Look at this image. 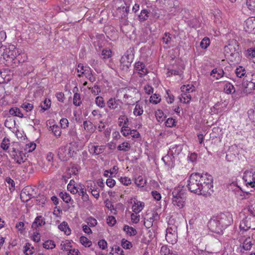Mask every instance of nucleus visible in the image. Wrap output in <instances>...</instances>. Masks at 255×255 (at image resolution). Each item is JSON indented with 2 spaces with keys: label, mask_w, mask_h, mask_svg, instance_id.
<instances>
[{
  "label": "nucleus",
  "mask_w": 255,
  "mask_h": 255,
  "mask_svg": "<svg viewBox=\"0 0 255 255\" xmlns=\"http://www.w3.org/2000/svg\"><path fill=\"white\" fill-rule=\"evenodd\" d=\"M213 177L207 173H193L188 179L187 187L191 192L207 196L213 192Z\"/></svg>",
  "instance_id": "f257e3e1"
},
{
  "label": "nucleus",
  "mask_w": 255,
  "mask_h": 255,
  "mask_svg": "<svg viewBox=\"0 0 255 255\" xmlns=\"http://www.w3.org/2000/svg\"><path fill=\"white\" fill-rule=\"evenodd\" d=\"M172 203L174 206L179 209L182 208L185 205V198L181 192L180 187H177L172 192Z\"/></svg>",
  "instance_id": "f03ea898"
},
{
  "label": "nucleus",
  "mask_w": 255,
  "mask_h": 255,
  "mask_svg": "<svg viewBox=\"0 0 255 255\" xmlns=\"http://www.w3.org/2000/svg\"><path fill=\"white\" fill-rule=\"evenodd\" d=\"M238 47L236 40L231 41L229 44L224 47V51L226 56L228 58H236L239 56V52H237V48Z\"/></svg>",
  "instance_id": "7ed1b4c3"
},
{
  "label": "nucleus",
  "mask_w": 255,
  "mask_h": 255,
  "mask_svg": "<svg viewBox=\"0 0 255 255\" xmlns=\"http://www.w3.org/2000/svg\"><path fill=\"white\" fill-rule=\"evenodd\" d=\"M165 238L167 242L172 245H174L177 242V228L176 226L173 225L167 227Z\"/></svg>",
  "instance_id": "20e7f679"
},
{
  "label": "nucleus",
  "mask_w": 255,
  "mask_h": 255,
  "mask_svg": "<svg viewBox=\"0 0 255 255\" xmlns=\"http://www.w3.org/2000/svg\"><path fill=\"white\" fill-rule=\"evenodd\" d=\"M9 154L14 161L19 164H21L26 160V153L22 150L13 148Z\"/></svg>",
  "instance_id": "39448f33"
},
{
  "label": "nucleus",
  "mask_w": 255,
  "mask_h": 255,
  "mask_svg": "<svg viewBox=\"0 0 255 255\" xmlns=\"http://www.w3.org/2000/svg\"><path fill=\"white\" fill-rule=\"evenodd\" d=\"M217 218L223 228H226L233 222L232 215L230 212L221 213L217 217Z\"/></svg>",
  "instance_id": "423d86ee"
},
{
  "label": "nucleus",
  "mask_w": 255,
  "mask_h": 255,
  "mask_svg": "<svg viewBox=\"0 0 255 255\" xmlns=\"http://www.w3.org/2000/svg\"><path fill=\"white\" fill-rule=\"evenodd\" d=\"M247 186L255 187V172L253 170L246 171L243 178Z\"/></svg>",
  "instance_id": "0eeeda50"
},
{
  "label": "nucleus",
  "mask_w": 255,
  "mask_h": 255,
  "mask_svg": "<svg viewBox=\"0 0 255 255\" xmlns=\"http://www.w3.org/2000/svg\"><path fill=\"white\" fill-rule=\"evenodd\" d=\"M89 151L93 155H98L102 153L105 150L104 145H99L90 143L88 146Z\"/></svg>",
  "instance_id": "6e6552de"
},
{
  "label": "nucleus",
  "mask_w": 255,
  "mask_h": 255,
  "mask_svg": "<svg viewBox=\"0 0 255 255\" xmlns=\"http://www.w3.org/2000/svg\"><path fill=\"white\" fill-rule=\"evenodd\" d=\"M134 70L137 73L140 77L146 75L148 71L145 67V64L143 62L138 61L134 64Z\"/></svg>",
  "instance_id": "1a4fd4ad"
},
{
  "label": "nucleus",
  "mask_w": 255,
  "mask_h": 255,
  "mask_svg": "<svg viewBox=\"0 0 255 255\" xmlns=\"http://www.w3.org/2000/svg\"><path fill=\"white\" fill-rule=\"evenodd\" d=\"M120 95H123V100L128 105H133L134 102L132 100V96L128 93L127 89H122L118 90L117 96L119 97Z\"/></svg>",
  "instance_id": "9d476101"
},
{
  "label": "nucleus",
  "mask_w": 255,
  "mask_h": 255,
  "mask_svg": "<svg viewBox=\"0 0 255 255\" xmlns=\"http://www.w3.org/2000/svg\"><path fill=\"white\" fill-rule=\"evenodd\" d=\"M244 29L248 33H255V17H250L246 20Z\"/></svg>",
  "instance_id": "9b49d317"
},
{
  "label": "nucleus",
  "mask_w": 255,
  "mask_h": 255,
  "mask_svg": "<svg viewBox=\"0 0 255 255\" xmlns=\"http://www.w3.org/2000/svg\"><path fill=\"white\" fill-rule=\"evenodd\" d=\"M70 148H69L67 151V147L63 146L60 147L58 150V156L61 160H67L70 155Z\"/></svg>",
  "instance_id": "f8f14e48"
},
{
  "label": "nucleus",
  "mask_w": 255,
  "mask_h": 255,
  "mask_svg": "<svg viewBox=\"0 0 255 255\" xmlns=\"http://www.w3.org/2000/svg\"><path fill=\"white\" fill-rule=\"evenodd\" d=\"M134 58V54L131 49H128L121 59V63L127 62V64L131 65Z\"/></svg>",
  "instance_id": "ddd939ff"
},
{
  "label": "nucleus",
  "mask_w": 255,
  "mask_h": 255,
  "mask_svg": "<svg viewBox=\"0 0 255 255\" xmlns=\"http://www.w3.org/2000/svg\"><path fill=\"white\" fill-rule=\"evenodd\" d=\"M251 217L247 216L240 222V228L241 230L246 231L251 228Z\"/></svg>",
  "instance_id": "4468645a"
},
{
  "label": "nucleus",
  "mask_w": 255,
  "mask_h": 255,
  "mask_svg": "<svg viewBox=\"0 0 255 255\" xmlns=\"http://www.w3.org/2000/svg\"><path fill=\"white\" fill-rule=\"evenodd\" d=\"M208 226L210 229L214 232H219V230H221L222 228H223L222 226L219 224V222L218 221L217 217L209 221Z\"/></svg>",
  "instance_id": "2eb2a0df"
},
{
  "label": "nucleus",
  "mask_w": 255,
  "mask_h": 255,
  "mask_svg": "<svg viewBox=\"0 0 255 255\" xmlns=\"http://www.w3.org/2000/svg\"><path fill=\"white\" fill-rule=\"evenodd\" d=\"M144 207V203L138 201L136 199L133 200V204L132 206V211L135 214H138L143 209Z\"/></svg>",
  "instance_id": "dca6fc26"
},
{
  "label": "nucleus",
  "mask_w": 255,
  "mask_h": 255,
  "mask_svg": "<svg viewBox=\"0 0 255 255\" xmlns=\"http://www.w3.org/2000/svg\"><path fill=\"white\" fill-rule=\"evenodd\" d=\"M6 52H7L8 56L12 59L19 56L21 53V51L17 49L13 45L9 46L8 51Z\"/></svg>",
  "instance_id": "f3484780"
},
{
  "label": "nucleus",
  "mask_w": 255,
  "mask_h": 255,
  "mask_svg": "<svg viewBox=\"0 0 255 255\" xmlns=\"http://www.w3.org/2000/svg\"><path fill=\"white\" fill-rule=\"evenodd\" d=\"M80 196H81L83 201L86 202L89 200V197L86 192V189L84 186L82 184H79L78 188L77 193Z\"/></svg>",
  "instance_id": "a211bd4d"
},
{
  "label": "nucleus",
  "mask_w": 255,
  "mask_h": 255,
  "mask_svg": "<svg viewBox=\"0 0 255 255\" xmlns=\"http://www.w3.org/2000/svg\"><path fill=\"white\" fill-rule=\"evenodd\" d=\"M29 188H24L20 194V199L23 202L28 201L33 197V195L29 193Z\"/></svg>",
  "instance_id": "6ab92c4d"
},
{
  "label": "nucleus",
  "mask_w": 255,
  "mask_h": 255,
  "mask_svg": "<svg viewBox=\"0 0 255 255\" xmlns=\"http://www.w3.org/2000/svg\"><path fill=\"white\" fill-rule=\"evenodd\" d=\"M174 157L167 154L163 157L162 159L165 163V165L167 166L169 168L172 169L174 167Z\"/></svg>",
  "instance_id": "aec40b11"
},
{
  "label": "nucleus",
  "mask_w": 255,
  "mask_h": 255,
  "mask_svg": "<svg viewBox=\"0 0 255 255\" xmlns=\"http://www.w3.org/2000/svg\"><path fill=\"white\" fill-rule=\"evenodd\" d=\"M45 224V219L41 216H37L31 225L32 228L37 230L39 227H41Z\"/></svg>",
  "instance_id": "412c9836"
},
{
  "label": "nucleus",
  "mask_w": 255,
  "mask_h": 255,
  "mask_svg": "<svg viewBox=\"0 0 255 255\" xmlns=\"http://www.w3.org/2000/svg\"><path fill=\"white\" fill-rule=\"evenodd\" d=\"M34 252L35 249L31 244L27 243L23 246V253L24 255H32Z\"/></svg>",
  "instance_id": "4be33fe9"
},
{
  "label": "nucleus",
  "mask_w": 255,
  "mask_h": 255,
  "mask_svg": "<svg viewBox=\"0 0 255 255\" xmlns=\"http://www.w3.org/2000/svg\"><path fill=\"white\" fill-rule=\"evenodd\" d=\"M143 113V105L140 103L139 102L136 101L135 102V106L133 110V115L135 116H139L142 115Z\"/></svg>",
  "instance_id": "5701e85b"
},
{
  "label": "nucleus",
  "mask_w": 255,
  "mask_h": 255,
  "mask_svg": "<svg viewBox=\"0 0 255 255\" xmlns=\"http://www.w3.org/2000/svg\"><path fill=\"white\" fill-rule=\"evenodd\" d=\"M244 83V93L246 94L252 93L255 89V83L245 82Z\"/></svg>",
  "instance_id": "b1692460"
},
{
  "label": "nucleus",
  "mask_w": 255,
  "mask_h": 255,
  "mask_svg": "<svg viewBox=\"0 0 255 255\" xmlns=\"http://www.w3.org/2000/svg\"><path fill=\"white\" fill-rule=\"evenodd\" d=\"M181 151V148L179 145H173L172 146L168 152V154L174 157L178 155Z\"/></svg>",
  "instance_id": "393cba45"
},
{
  "label": "nucleus",
  "mask_w": 255,
  "mask_h": 255,
  "mask_svg": "<svg viewBox=\"0 0 255 255\" xmlns=\"http://www.w3.org/2000/svg\"><path fill=\"white\" fill-rule=\"evenodd\" d=\"M9 113L11 116L18 117L20 118H22L24 117L19 108L16 107L11 108L9 110Z\"/></svg>",
  "instance_id": "a878e982"
},
{
  "label": "nucleus",
  "mask_w": 255,
  "mask_h": 255,
  "mask_svg": "<svg viewBox=\"0 0 255 255\" xmlns=\"http://www.w3.org/2000/svg\"><path fill=\"white\" fill-rule=\"evenodd\" d=\"M224 74V72L222 69L215 68L211 71L210 75L216 79H219L223 76Z\"/></svg>",
  "instance_id": "bb28decb"
},
{
  "label": "nucleus",
  "mask_w": 255,
  "mask_h": 255,
  "mask_svg": "<svg viewBox=\"0 0 255 255\" xmlns=\"http://www.w3.org/2000/svg\"><path fill=\"white\" fill-rule=\"evenodd\" d=\"M58 229L61 231L64 232V233L66 235H69L71 234V230L70 229L68 223L66 222H62L59 226Z\"/></svg>",
  "instance_id": "cd10ccee"
},
{
  "label": "nucleus",
  "mask_w": 255,
  "mask_h": 255,
  "mask_svg": "<svg viewBox=\"0 0 255 255\" xmlns=\"http://www.w3.org/2000/svg\"><path fill=\"white\" fill-rule=\"evenodd\" d=\"M131 148V145L128 141H125L120 144L117 146V149L124 152L128 151Z\"/></svg>",
  "instance_id": "c85d7f7f"
},
{
  "label": "nucleus",
  "mask_w": 255,
  "mask_h": 255,
  "mask_svg": "<svg viewBox=\"0 0 255 255\" xmlns=\"http://www.w3.org/2000/svg\"><path fill=\"white\" fill-rule=\"evenodd\" d=\"M83 127L85 130L89 132H93L95 130V127L90 121H85L83 122Z\"/></svg>",
  "instance_id": "c756f323"
},
{
  "label": "nucleus",
  "mask_w": 255,
  "mask_h": 255,
  "mask_svg": "<svg viewBox=\"0 0 255 255\" xmlns=\"http://www.w3.org/2000/svg\"><path fill=\"white\" fill-rule=\"evenodd\" d=\"M108 107L111 110H116L118 108V101L115 98H110L107 102Z\"/></svg>",
  "instance_id": "7c9ffc66"
},
{
  "label": "nucleus",
  "mask_w": 255,
  "mask_h": 255,
  "mask_svg": "<svg viewBox=\"0 0 255 255\" xmlns=\"http://www.w3.org/2000/svg\"><path fill=\"white\" fill-rule=\"evenodd\" d=\"M123 230L129 236H134L137 234L136 229L127 225L124 226Z\"/></svg>",
  "instance_id": "2f4dec72"
},
{
  "label": "nucleus",
  "mask_w": 255,
  "mask_h": 255,
  "mask_svg": "<svg viewBox=\"0 0 255 255\" xmlns=\"http://www.w3.org/2000/svg\"><path fill=\"white\" fill-rule=\"evenodd\" d=\"M51 106V101L50 99H45V100L40 104L41 110L40 112L43 113L48 110Z\"/></svg>",
  "instance_id": "473e14b6"
},
{
  "label": "nucleus",
  "mask_w": 255,
  "mask_h": 255,
  "mask_svg": "<svg viewBox=\"0 0 255 255\" xmlns=\"http://www.w3.org/2000/svg\"><path fill=\"white\" fill-rule=\"evenodd\" d=\"M252 240L250 237H248L244 241L242 247L245 251H250L253 245Z\"/></svg>",
  "instance_id": "72a5a7b5"
},
{
  "label": "nucleus",
  "mask_w": 255,
  "mask_h": 255,
  "mask_svg": "<svg viewBox=\"0 0 255 255\" xmlns=\"http://www.w3.org/2000/svg\"><path fill=\"white\" fill-rule=\"evenodd\" d=\"M90 68L89 67L84 66L82 64H79L77 68V71L78 73V76L79 77H81L83 75H85L87 72L88 69Z\"/></svg>",
  "instance_id": "f704fd0d"
},
{
  "label": "nucleus",
  "mask_w": 255,
  "mask_h": 255,
  "mask_svg": "<svg viewBox=\"0 0 255 255\" xmlns=\"http://www.w3.org/2000/svg\"><path fill=\"white\" fill-rule=\"evenodd\" d=\"M74 181L73 180H71L69 183L67 185V189L73 194H76L78 191V188L79 187V185L76 186L75 185Z\"/></svg>",
  "instance_id": "c9c22d12"
},
{
  "label": "nucleus",
  "mask_w": 255,
  "mask_h": 255,
  "mask_svg": "<svg viewBox=\"0 0 255 255\" xmlns=\"http://www.w3.org/2000/svg\"><path fill=\"white\" fill-rule=\"evenodd\" d=\"M235 73L239 78H242L244 76L246 77V75L247 74L245 68L242 66L237 67L235 70Z\"/></svg>",
  "instance_id": "e433bc0d"
},
{
  "label": "nucleus",
  "mask_w": 255,
  "mask_h": 255,
  "mask_svg": "<svg viewBox=\"0 0 255 255\" xmlns=\"http://www.w3.org/2000/svg\"><path fill=\"white\" fill-rule=\"evenodd\" d=\"M50 130L56 137H59L61 134V130L58 125H54L50 127Z\"/></svg>",
  "instance_id": "4c0bfd02"
},
{
  "label": "nucleus",
  "mask_w": 255,
  "mask_h": 255,
  "mask_svg": "<svg viewBox=\"0 0 255 255\" xmlns=\"http://www.w3.org/2000/svg\"><path fill=\"white\" fill-rule=\"evenodd\" d=\"M224 90L225 92L228 94L234 93L235 92L234 86L230 83L225 84Z\"/></svg>",
  "instance_id": "58836bf2"
},
{
  "label": "nucleus",
  "mask_w": 255,
  "mask_h": 255,
  "mask_svg": "<svg viewBox=\"0 0 255 255\" xmlns=\"http://www.w3.org/2000/svg\"><path fill=\"white\" fill-rule=\"evenodd\" d=\"M119 125L120 127H124L128 126L129 120L127 117L125 115L121 116L118 119Z\"/></svg>",
  "instance_id": "ea45409f"
},
{
  "label": "nucleus",
  "mask_w": 255,
  "mask_h": 255,
  "mask_svg": "<svg viewBox=\"0 0 255 255\" xmlns=\"http://www.w3.org/2000/svg\"><path fill=\"white\" fill-rule=\"evenodd\" d=\"M181 90L182 93L189 94L195 91V87L192 85H183L181 87Z\"/></svg>",
  "instance_id": "a19ab883"
},
{
  "label": "nucleus",
  "mask_w": 255,
  "mask_h": 255,
  "mask_svg": "<svg viewBox=\"0 0 255 255\" xmlns=\"http://www.w3.org/2000/svg\"><path fill=\"white\" fill-rule=\"evenodd\" d=\"M179 99L181 102L187 104L191 101V96L190 94L182 93L181 97H179Z\"/></svg>",
  "instance_id": "79ce46f5"
},
{
  "label": "nucleus",
  "mask_w": 255,
  "mask_h": 255,
  "mask_svg": "<svg viewBox=\"0 0 255 255\" xmlns=\"http://www.w3.org/2000/svg\"><path fill=\"white\" fill-rule=\"evenodd\" d=\"M20 107L26 112H28L31 111L33 109L34 106L32 103L25 102L21 105Z\"/></svg>",
  "instance_id": "37998d69"
},
{
  "label": "nucleus",
  "mask_w": 255,
  "mask_h": 255,
  "mask_svg": "<svg viewBox=\"0 0 255 255\" xmlns=\"http://www.w3.org/2000/svg\"><path fill=\"white\" fill-rule=\"evenodd\" d=\"M10 145V140L8 138L5 137L2 140L0 144V147L4 151H6Z\"/></svg>",
  "instance_id": "c03bdc74"
},
{
  "label": "nucleus",
  "mask_w": 255,
  "mask_h": 255,
  "mask_svg": "<svg viewBox=\"0 0 255 255\" xmlns=\"http://www.w3.org/2000/svg\"><path fill=\"white\" fill-rule=\"evenodd\" d=\"M80 242L81 244L85 247H90L92 244L90 240L84 236H82L80 237Z\"/></svg>",
  "instance_id": "a18cd8bd"
},
{
  "label": "nucleus",
  "mask_w": 255,
  "mask_h": 255,
  "mask_svg": "<svg viewBox=\"0 0 255 255\" xmlns=\"http://www.w3.org/2000/svg\"><path fill=\"white\" fill-rule=\"evenodd\" d=\"M155 115L157 120L159 122H163L165 118V116L164 115L163 112L160 110H158L157 111H156L155 112Z\"/></svg>",
  "instance_id": "49530a36"
},
{
  "label": "nucleus",
  "mask_w": 255,
  "mask_h": 255,
  "mask_svg": "<svg viewBox=\"0 0 255 255\" xmlns=\"http://www.w3.org/2000/svg\"><path fill=\"white\" fill-rule=\"evenodd\" d=\"M82 104L81 97L80 94L76 93L74 95L73 104L76 106H80Z\"/></svg>",
  "instance_id": "de8ad7c7"
},
{
  "label": "nucleus",
  "mask_w": 255,
  "mask_h": 255,
  "mask_svg": "<svg viewBox=\"0 0 255 255\" xmlns=\"http://www.w3.org/2000/svg\"><path fill=\"white\" fill-rule=\"evenodd\" d=\"M95 103L99 108H103L105 106V103L104 99L101 96H98L95 99Z\"/></svg>",
  "instance_id": "09e8293b"
},
{
  "label": "nucleus",
  "mask_w": 255,
  "mask_h": 255,
  "mask_svg": "<svg viewBox=\"0 0 255 255\" xmlns=\"http://www.w3.org/2000/svg\"><path fill=\"white\" fill-rule=\"evenodd\" d=\"M161 101L160 95L154 94L150 97L149 102L153 104H157Z\"/></svg>",
  "instance_id": "8fccbe9b"
},
{
  "label": "nucleus",
  "mask_w": 255,
  "mask_h": 255,
  "mask_svg": "<svg viewBox=\"0 0 255 255\" xmlns=\"http://www.w3.org/2000/svg\"><path fill=\"white\" fill-rule=\"evenodd\" d=\"M43 247L46 249H52L55 247V244L53 241L47 240L43 244Z\"/></svg>",
  "instance_id": "3c124183"
},
{
  "label": "nucleus",
  "mask_w": 255,
  "mask_h": 255,
  "mask_svg": "<svg viewBox=\"0 0 255 255\" xmlns=\"http://www.w3.org/2000/svg\"><path fill=\"white\" fill-rule=\"evenodd\" d=\"M149 12L147 9H144L141 10L138 17L140 21H144L148 17Z\"/></svg>",
  "instance_id": "603ef678"
},
{
  "label": "nucleus",
  "mask_w": 255,
  "mask_h": 255,
  "mask_svg": "<svg viewBox=\"0 0 255 255\" xmlns=\"http://www.w3.org/2000/svg\"><path fill=\"white\" fill-rule=\"evenodd\" d=\"M182 75V72L179 70L171 69L168 70L167 73V76L170 77L172 75H179L180 77Z\"/></svg>",
  "instance_id": "864d4df0"
},
{
  "label": "nucleus",
  "mask_w": 255,
  "mask_h": 255,
  "mask_svg": "<svg viewBox=\"0 0 255 255\" xmlns=\"http://www.w3.org/2000/svg\"><path fill=\"white\" fill-rule=\"evenodd\" d=\"M60 197L62 199L63 201L68 203L71 200V197L70 194L67 192H61L60 194Z\"/></svg>",
  "instance_id": "5fc2aeb1"
},
{
  "label": "nucleus",
  "mask_w": 255,
  "mask_h": 255,
  "mask_svg": "<svg viewBox=\"0 0 255 255\" xmlns=\"http://www.w3.org/2000/svg\"><path fill=\"white\" fill-rule=\"evenodd\" d=\"M245 78L246 82L255 83V73L252 72L247 73Z\"/></svg>",
  "instance_id": "6e6d98bb"
},
{
  "label": "nucleus",
  "mask_w": 255,
  "mask_h": 255,
  "mask_svg": "<svg viewBox=\"0 0 255 255\" xmlns=\"http://www.w3.org/2000/svg\"><path fill=\"white\" fill-rule=\"evenodd\" d=\"M88 89L91 90L92 94L95 96L99 95L101 91L100 86L97 85H95L92 87H88Z\"/></svg>",
  "instance_id": "4d7b16f0"
},
{
  "label": "nucleus",
  "mask_w": 255,
  "mask_h": 255,
  "mask_svg": "<svg viewBox=\"0 0 255 255\" xmlns=\"http://www.w3.org/2000/svg\"><path fill=\"white\" fill-rule=\"evenodd\" d=\"M71 242L68 240L64 242H63L61 243L60 245L61 249L63 251H68L71 247Z\"/></svg>",
  "instance_id": "13d9d810"
},
{
  "label": "nucleus",
  "mask_w": 255,
  "mask_h": 255,
  "mask_svg": "<svg viewBox=\"0 0 255 255\" xmlns=\"http://www.w3.org/2000/svg\"><path fill=\"white\" fill-rule=\"evenodd\" d=\"M210 39L208 37H204L200 42V46L202 49H206L210 45Z\"/></svg>",
  "instance_id": "bf43d9fd"
},
{
  "label": "nucleus",
  "mask_w": 255,
  "mask_h": 255,
  "mask_svg": "<svg viewBox=\"0 0 255 255\" xmlns=\"http://www.w3.org/2000/svg\"><path fill=\"white\" fill-rule=\"evenodd\" d=\"M246 56L249 58L255 57V47H251L247 49Z\"/></svg>",
  "instance_id": "052dcab7"
},
{
  "label": "nucleus",
  "mask_w": 255,
  "mask_h": 255,
  "mask_svg": "<svg viewBox=\"0 0 255 255\" xmlns=\"http://www.w3.org/2000/svg\"><path fill=\"white\" fill-rule=\"evenodd\" d=\"M163 43L165 44L170 43L171 40V34L168 32H165L162 38Z\"/></svg>",
  "instance_id": "680f3d73"
},
{
  "label": "nucleus",
  "mask_w": 255,
  "mask_h": 255,
  "mask_svg": "<svg viewBox=\"0 0 255 255\" xmlns=\"http://www.w3.org/2000/svg\"><path fill=\"white\" fill-rule=\"evenodd\" d=\"M86 77L91 82H94L96 81V78L92 73V70L91 68L88 69L87 72L85 74Z\"/></svg>",
  "instance_id": "e2e57ef3"
},
{
  "label": "nucleus",
  "mask_w": 255,
  "mask_h": 255,
  "mask_svg": "<svg viewBox=\"0 0 255 255\" xmlns=\"http://www.w3.org/2000/svg\"><path fill=\"white\" fill-rule=\"evenodd\" d=\"M135 183L137 186L143 187L145 184L146 182L141 176H138L135 179Z\"/></svg>",
  "instance_id": "0e129e2a"
},
{
  "label": "nucleus",
  "mask_w": 255,
  "mask_h": 255,
  "mask_svg": "<svg viewBox=\"0 0 255 255\" xmlns=\"http://www.w3.org/2000/svg\"><path fill=\"white\" fill-rule=\"evenodd\" d=\"M249 118L253 122H255V107L250 109L248 111Z\"/></svg>",
  "instance_id": "69168bd1"
},
{
  "label": "nucleus",
  "mask_w": 255,
  "mask_h": 255,
  "mask_svg": "<svg viewBox=\"0 0 255 255\" xmlns=\"http://www.w3.org/2000/svg\"><path fill=\"white\" fill-rule=\"evenodd\" d=\"M121 133L124 136H127L129 135L131 131V129L128 127V126L122 127L121 128Z\"/></svg>",
  "instance_id": "338daca9"
},
{
  "label": "nucleus",
  "mask_w": 255,
  "mask_h": 255,
  "mask_svg": "<svg viewBox=\"0 0 255 255\" xmlns=\"http://www.w3.org/2000/svg\"><path fill=\"white\" fill-rule=\"evenodd\" d=\"M176 121L173 118H168L165 123V126L172 128L176 126Z\"/></svg>",
  "instance_id": "774afa93"
}]
</instances>
